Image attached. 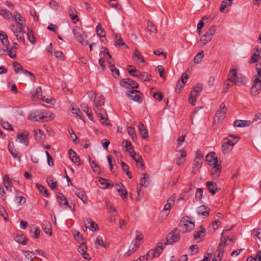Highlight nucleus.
I'll list each match as a JSON object with an SVG mask.
<instances>
[{
    "label": "nucleus",
    "instance_id": "obj_11",
    "mask_svg": "<svg viewBox=\"0 0 261 261\" xmlns=\"http://www.w3.org/2000/svg\"><path fill=\"white\" fill-rule=\"evenodd\" d=\"M120 85L126 89L137 88L139 87V84L137 82L130 79H124L120 81Z\"/></svg>",
    "mask_w": 261,
    "mask_h": 261
},
{
    "label": "nucleus",
    "instance_id": "obj_14",
    "mask_svg": "<svg viewBox=\"0 0 261 261\" xmlns=\"http://www.w3.org/2000/svg\"><path fill=\"white\" fill-rule=\"evenodd\" d=\"M32 99L33 101L37 100L39 99H42L43 101L47 103H49V101L47 98H44L42 95V89L40 87L36 88L35 91L31 93Z\"/></svg>",
    "mask_w": 261,
    "mask_h": 261
},
{
    "label": "nucleus",
    "instance_id": "obj_49",
    "mask_svg": "<svg viewBox=\"0 0 261 261\" xmlns=\"http://www.w3.org/2000/svg\"><path fill=\"white\" fill-rule=\"evenodd\" d=\"M95 245H96V247L97 248H98V246H101L102 247H104L106 248L108 246L106 245L103 241L102 238L100 236L97 237L95 242Z\"/></svg>",
    "mask_w": 261,
    "mask_h": 261
},
{
    "label": "nucleus",
    "instance_id": "obj_12",
    "mask_svg": "<svg viewBox=\"0 0 261 261\" xmlns=\"http://www.w3.org/2000/svg\"><path fill=\"white\" fill-rule=\"evenodd\" d=\"M226 112L227 108L225 107L224 103H222L216 113L214 118L215 121H216L217 119L219 121H222L224 118Z\"/></svg>",
    "mask_w": 261,
    "mask_h": 261
},
{
    "label": "nucleus",
    "instance_id": "obj_45",
    "mask_svg": "<svg viewBox=\"0 0 261 261\" xmlns=\"http://www.w3.org/2000/svg\"><path fill=\"white\" fill-rule=\"evenodd\" d=\"M15 239L17 242L22 245H26L28 243L27 238L23 234H17Z\"/></svg>",
    "mask_w": 261,
    "mask_h": 261
},
{
    "label": "nucleus",
    "instance_id": "obj_23",
    "mask_svg": "<svg viewBox=\"0 0 261 261\" xmlns=\"http://www.w3.org/2000/svg\"><path fill=\"white\" fill-rule=\"evenodd\" d=\"M85 226L92 231H95L98 229L97 224L93 221L91 219H86L85 220Z\"/></svg>",
    "mask_w": 261,
    "mask_h": 261
},
{
    "label": "nucleus",
    "instance_id": "obj_35",
    "mask_svg": "<svg viewBox=\"0 0 261 261\" xmlns=\"http://www.w3.org/2000/svg\"><path fill=\"white\" fill-rule=\"evenodd\" d=\"M250 121L248 120H236L234 122V126L238 127H244L249 126L251 124Z\"/></svg>",
    "mask_w": 261,
    "mask_h": 261
},
{
    "label": "nucleus",
    "instance_id": "obj_9",
    "mask_svg": "<svg viewBox=\"0 0 261 261\" xmlns=\"http://www.w3.org/2000/svg\"><path fill=\"white\" fill-rule=\"evenodd\" d=\"M196 154V156L194 160L193 167L192 170V172L193 174H196L198 170L201 168L203 158V155L200 151H197Z\"/></svg>",
    "mask_w": 261,
    "mask_h": 261
},
{
    "label": "nucleus",
    "instance_id": "obj_31",
    "mask_svg": "<svg viewBox=\"0 0 261 261\" xmlns=\"http://www.w3.org/2000/svg\"><path fill=\"white\" fill-rule=\"evenodd\" d=\"M174 203V199L173 197H170L168 199L167 203L164 207V211L166 213V216H167V215L169 214V211Z\"/></svg>",
    "mask_w": 261,
    "mask_h": 261
},
{
    "label": "nucleus",
    "instance_id": "obj_17",
    "mask_svg": "<svg viewBox=\"0 0 261 261\" xmlns=\"http://www.w3.org/2000/svg\"><path fill=\"white\" fill-rule=\"evenodd\" d=\"M115 189L117 190L118 194L123 200L127 199V191L121 183L115 184Z\"/></svg>",
    "mask_w": 261,
    "mask_h": 261
},
{
    "label": "nucleus",
    "instance_id": "obj_44",
    "mask_svg": "<svg viewBox=\"0 0 261 261\" xmlns=\"http://www.w3.org/2000/svg\"><path fill=\"white\" fill-rule=\"evenodd\" d=\"M17 47L13 46L10 48H7L6 51L8 55L12 59H15L16 57Z\"/></svg>",
    "mask_w": 261,
    "mask_h": 261
},
{
    "label": "nucleus",
    "instance_id": "obj_15",
    "mask_svg": "<svg viewBox=\"0 0 261 261\" xmlns=\"http://www.w3.org/2000/svg\"><path fill=\"white\" fill-rule=\"evenodd\" d=\"M102 55L106 60H107L108 63L110 65V69L112 72V74L114 76L113 72H114V65L112 64L113 59L112 57L110 54L107 48H104L102 51Z\"/></svg>",
    "mask_w": 261,
    "mask_h": 261
},
{
    "label": "nucleus",
    "instance_id": "obj_56",
    "mask_svg": "<svg viewBox=\"0 0 261 261\" xmlns=\"http://www.w3.org/2000/svg\"><path fill=\"white\" fill-rule=\"evenodd\" d=\"M97 113V115L98 117L100 119V121L103 125H108L109 123L107 122V118H105V116L101 114V113Z\"/></svg>",
    "mask_w": 261,
    "mask_h": 261
},
{
    "label": "nucleus",
    "instance_id": "obj_33",
    "mask_svg": "<svg viewBox=\"0 0 261 261\" xmlns=\"http://www.w3.org/2000/svg\"><path fill=\"white\" fill-rule=\"evenodd\" d=\"M138 128H139L140 133L142 137L144 139H147L149 137L148 134L147 129L145 128V126L144 125V124L142 123H141V122L139 123Z\"/></svg>",
    "mask_w": 261,
    "mask_h": 261
},
{
    "label": "nucleus",
    "instance_id": "obj_22",
    "mask_svg": "<svg viewBox=\"0 0 261 261\" xmlns=\"http://www.w3.org/2000/svg\"><path fill=\"white\" fill-rule=\"evenodd\" d=\"M213 167L211 169V176L214 179L218 178L221 173V162L218 164L213 165Z\"/></svg>",
    "mask_w": 261,
    "mask_h": 261
},
{
    "label": "nucleus",
    "instance_id": "obj_16",
    "mask_svg": "<svg viewBox=\"0 0 261 261\" xmlns=\"http://www.w3.org/2000/svg\"><path fill=\"white\" fill-rule=\"evenodd\" d=\"M77 250L84 259L88 260H90L91 259L90 255L87 253V247L84 242H82L81 245L78 247Z\"/></svg>",
    "mask_w": 261,
    "mask_h": 261
},
{
    "label": "nucleus",
    "instance_id": "obj_57",
    "mask_svg": "<svg viewBox=\"0 0 261 261\" xmlns=\"http://www.w3.org/2000/svg\"><path fill=\"white\" fill-rule=\"evenodd\" d=\"M36 187L40 192L43 193L44 194L45 196L47 197H48L47 190L44 186H42L41 185L37 184Z\"/></svg>",
    "mask_w": 261,
    "mask_h": 261
},
{
    "label": "nucleus",
    "instance_id": "obj_29",
    "mask_svg": "<svg viewBox=\"0 0 261 261\" xmlns=\"http://www.w3.org/2000/svg\"><path fill=\"white\" fill-rule=\"evenodd\" d=\"M202 88L203 85L201 83H197L193 87L192 90L190 92V94L194 95L195 97H198L199 96Z\"/></svg>",
    "mask_w": 261,
    "mask_h": 261
},
{
    "label": "nucleus",
    "instance_id": "obj_46",
    "mask_svg": "<svg viewBox=\"0 0 261 261\" xmlns=\"http://www.w3.org/2000/svg\"><path fill=\"white\" fill-rule=\"evenodd\" d=\"M139 78L144 82H149L151 79V76L147 72H140Z\"/></svg>",
    "mask_w": 261,
    "mask_h": 261
},
{
    "label": "nucleus",
    "instance_id": "obj_34",
    "mask_svg": "<svg viewBox=\"0 0 261 261\" xmlns=\"http://www.w3.org/2000/svg\"><path fill=\"white\" fill-rule=\"evenodd\" d=\"M8 149L13 158L18 160L20 162V157L18 155L17 151L14 149L13 143L12 144L9 143L8 145Z\"/></svg>",
    "mask_w": 261,
    "mask_h": 261
},
{
    "label": "nucleus",
    "instance_id": "obj_52",
    "mask_svg": "<svg viewBox=\"0 0 261 261\" xmlns=\"http://www.w3.org/2000/svg\"><path fill=\"white\" fill-rule=\"evenodd\" d=\"M3 182L6 188H8V186H12V181L9 177L8 175H6L3 179Z\"/></svg>",
    "mask_w": 261,
    "mask_h": 261
},
{
    "label": "nucleus",
    "instance_id": "obj_38",
    "mask_svg": "<svg viewBox=\"0 0 261 261\" xmlns=\"http://www.w3.org/2000/svg\"><path fill=\"white\" fill-rule=\"evenodd\" d=\"M34 135L35 139L38 141H43L45 139V136L43 131L41 129H36L34 130Z\"/></svg>",
    "mask_w": 261,
    "mask_h": 261
},
{
    "label": "nucleus",
    "instance_id": "obj_40",
    "mask_svg": "<svg viewBox=\"0 0 261 261\" xmlns=\"http://www.w3.org/2000/svg\"><path fill=\"white\" fill-rule=\"evenodd\" d=\"M14 18L16 22L20 26L24 25L25 20L23 19L19 13L16 12L14 13Z\"/></svg>",
    "mask_w": 261,
    "mask_h": 261
},
{
    "label": "nucleus",
    "instance_id": "obj_63",
    "mask_svg": "<svg viewBox=\"0 0 261 261\" xmlns=\"http://www.w3.org/2000/svg\"><path fill=\"white\" fill-rule=\"evenodd\" d=\"M260 56L254 53L251 56L249 63L252 64L256 63L260 59Z\"/></svg>",
    "mask_w": 261,
    "mask_h": 261
},
{
    "label": "nucleus",
    "instance_id": "obj_50",
    "mask_svg": "<svg viewBox=\"0 0 261 261\" xmlns=\"http://www.w3.org/2000/svg\"><path fill=\"white\" fill-rule=\"evenodd\" d=\"M204 56V53L202 50L199 52L194 57V62L196 64L200 63Z\"/></svg>",
    "mask_w": 261,
    "mask_h": 261
},
{
    "label": "nucleus",
    "instance_id": "obj_59",
    "mask_svg": "<svg viewBox=\"0 0 261 261\" xmlns=\"http://www.w3.org/2000/svg\"><path fill=\"white\" fill-rule=\"evenodd\" d=\"M43 229L46 234H48L49 236H51L52 231L51 225L49 223H46V226L45 227L43 226Z\"/></svg>",
    "mask_w": 261,
    "mask_h": 261
},
{
    "label": "nucleus",
    "instance_id": "obj_27",
    "mask_svg": "<svg viewBox=\"0 0 261 261\" xmlns=\"http://www.w3.org/2000/svg\"><path fill=\"white\" fill-rule=\"evenodd\" d=\"M68 153L71 160L77 165L80 166L81 165L80 159L76 155V152L72 149H70L68 151Z\"/></svg>",
    "mask_w": 261,
    "mask_h": 261
},
{
    "label": "nucleus",
    "instance_id": "obj_54",
    "mask_svg": "<svg viewBox=\"0 0 261 261\" xmlns=\"http://www.w3.org/2000/svg\"><path fill=\"white\" fill-rule=\"evenodd\" d=\"M96 31L97 35L101 38L105 37L104 30L102 28L100 24H98L96 28Z\"/></svg>",
    "mask_w": 261,
    "mask_h": 261
},
{
    "label": "nucleus",
    "instance_id": "obj_18",
    "mask_svg": "<svg viewBox=\"0 0 261 261\" xmlns=\"http://www.w3.org/2000/svg\"><path fill=\"white\" fill-rule=\"evenodd\" d=\"M140 94L141 92L139 91L136 90H132L126 93V95L130 97L132 100L140 103L142 102L140 99Z\"/></svg>",
    "mask_w": 261,
    "mask_h": 261
},
{
    "label": "nucleus",
    "instance_id": "obj_8",
    "mask_svg": "<svg viewBox=\"0 0 261 261\" xmlns=\"http://www.w3.org/2000/svg\"><path fill=\"white\" fill-rule=\"evenodd\" d=\"M180 236L177 229L176 228L169 233L166 238V242H163L165 245L167 244H172L179 240Z\"/></svg>",
    "mask_w": 261,
    "mask_h": 261
},
{
    "label": "nucleus",
    "instance_id": "obj_42",
    "mask_svg": "<svg viewBox=\"0 0 261 261\" xmlns=\"http://www.w3.org/2000/svg\"><path fill=\"white\" fill-rule=\"evenodd\" d=\"M180 156L179 157L176 161V165H180L185 162L186 159L185 158L187 155V152L184 149H181L179 151Z\"/></svg>",
    "mask_w": 261,
    "mask_h": 261
},
{
    "label": "nucleus",
    "instance_id": "obj_41",
    "mask_svg": "<svg viewBox=\"0 0 261 261\" xmlns=\"http://www.w3.org/2000/svg\"><path fill=\"white\" fill-rule=\"evenodd\" d=\"M75 194L80 198L82 201L84 203H86L87 201V197L85 194V192L82 190H79V189H76L74 191Z\"/></svg>",
    "mask_w": 261,
    "mask_h": 261
},
{
    "label": "nucleus",
    "instance_id": "obj_19",
    "mask_svg": "<svg viewBox=\"0 0 261 261\" xmlns=\"http://www.w3.org/2000/svg\"><path fill=\"white\" fill-rule=\"evenodd\" d=\"M215 155V153L214 152H211L206 156V162H207L208 164L211 166H213L214 164H218L221 162L218 160L217 157H216Z\"/></svg>",
    "mask_w": 261,
    "mask_h": 261
},
{
    "label": "nucleus",
    "instance_id": "obj_62",
    "mask_svg": "<svg viewBox=\"0 0 261 261\" xmlns=\"http://www.w3.org/2000/svg\"><path fill=\"white\" fill-rule=\"evenodd\" d=\"M202 194H203V189L201 188H198L196 190V191L195 193L196 199L200 201L201 199L202 198Z\"/></svg>",
    "mask_w": 261,
    "mask_h": 261
},
{
    "label": "nucleus",
    "instance_id": "obj_30",
    "mask_svg": "<svg viewBox=\"0 0 261 261\" xmlns=\"http://www.w3.org/2000/svg\"><path fill=\"white\" fill-rule=\"evenodd\" d=\"M210 209L205 205H201L197 207V213L199 215H202L204 217H207L209 215Z\"/></svg>",
    "mask_w": 261,
    "mask_h": 261
},
{
    "label": "nucleus",
    "instance_id": "obj_61",
    "mask_svg": "<svg viewBox=\"0 0 261 261\" xmlns=\"http://www.w3.org/2000/svg\"><path fill=\"white\" fill-rule=\"evenodd\" d=\"M140 71L137 70L136 68H134V69H131L129 70V74L134 77H138L139 76V74H140Z\"/></svg>",
    "mask_w": 261,
    "mask_h": 261
},
{
    "label": "nucleus",
    "instance_id": "obj_26",
    "mask_svg": "<svg viewBox=\"0 0 261 261\" xmlns=\"http://www.w3.org/2000/svg\"><path fill=\"white\" fill-rule=\"evenodd\" d=\"M206 184L208 191L212 195H214L218 190L217 184L213 181H207Z\"/></svg>",
    "mask_w": 261,
    "mask_h": 261
},
{
    "label": "nucleus",
    "instance_id": "obj_58",
    "mask_svg": "<svg viewBox=\"0 0 261 261\" xmlns=\"http://www.w3.org/2000/svg\"><path fill=\"white\" fill-rule=\"evenodd\" d=\"M22 27V26L18 27L14 24H12L11 26V29L12 31L15 34L16 33H18L23 31Z\"/></svg>",
    "mask_w": 261,
    "mask_h": 261
},
{
    "label": "nucleus",
    "instance_id": "obj_21",
    "mask_svg": "<svg viewBox=\"0 0 261 261\" xmlns=\"http://www.w3.org/2000/svg\"><path fill=\"white\" fill-rule=\"evenodd\" d=\"M57 199L59 205L63 208H67L68 207H71V206L69 205L68 202L64 196V195L61 193H58L57 194Z\"/></svg>",
    "mask_w": 261,
    "mask_h": 261
},
{
    "label": "nucleus",
    "instance_id": "obj_13",
    "mask_svg": "<svg viewBox=\"0 0 261 261\" xmlns=\"http://www.w3.org/2000/svg\"><path fill=\"white\" fill-rule=\"evenodd\" d=\"M261 88V81L257 77V76H255L254 83L251 88L250 93L251 95L255 96L257 95Z\"/></svg>",
    "mask_w": 261,
    "mask_h": 261
},
{
    "label": "nucleus",
    "instance_id": "obj_53",
    "mask_svg": "<svg viewBox=\"0 0 261 261\" xmlns=\"http://www.w3.org/2000/svg\"><path fill=\"white\" fill-rule=\"evenodd\" d=\"M134 56L139 60V61L137 62V64L145 62L143 57L139 54L137 49L135 50L134 52Z\"/></svg>",
    "mask_w": 261,
    "mask_h": 261
},
{
    "label": "nucleus",
    "instance_id": "obj_4",
    "mask_svg": "<svg viewBox=\"0 0 261 261\" xmlns=\"http://www.w3.org/2000/svg\"><path fill=\"white\" fill-rule=\"evenodd\" d=\"M163 249V242H160L157 244L155 248L153 250H150L145 255V258L146 260H150L152 259L154 257L159 256L162 252Z\"/></svg>",
    "mask_w": 261,
    "mask_h": 261
},
{
    "label": "nucleus",
    "instance_id": "obj_7",
    "mask_svg": "<svg viewBox=\"0 0 261 261\" xmlns=\"http://www.w3.org/2000/svg\"><path fill=\"white\" fill-rule=\"evenodd\" d=\"M179 226L181 229L183 233H186L194 228L195 224L194 222L186 220L183 218L179 222Z\"/></svg>",
    "mask_w": 261,
    "mask_h": 261
},
{
    "label": "nucleus",
    "instance_id": "obj_48",
    "mask_svg": "<svg viewBox=\"0 0 261 261\" xmlns=\"http://www.w3.org/2000/svg\"><path fill=\"white\" fill-rule=\"evenodd\" d=\"M149 175L147 173L143 174V177L140 180L141 186L147 187L149 185Z\"/></svg>",
    "mask_w": 261,
    "mask_h": 261
},
{
    "label": "nucleus",
    "instance_id": "obj_39",
    "mask_svg": "<svg viewBox=\"0 0 261 261\" xmlns=\"http://www.w3.org/2000/svg\"><path fill=\"white\" fill-rule=\"evenodd\" d=\"M122 144L126 148V150L128 152L129 155H132V154L134 153L135 151L134 150V147L132 145L130 141H123Z\"/></svg>",
    "mask_w": 261,
    "mask_h": 261
},
{
    "label": "nucleus",
    "instance_id": "obj_24",
    "mask_svg": "<svg viewBox=\"0 0 261 261\" xmlns=\"http://www.w3.org/2000/svg\"><path fill=\"white\" fill-rule=\"evenodd\" d=\"M28 135L29 134L27 132L19 133L17 135L16 141L18 140L20 143L28 146L29 144Z\"/></svg>",
    "mask_w": 261,
    "mask_h": 261
},
{
    "label": "nucleus",
    "instance_id": "obj_32",
    "mask_svg": "<svg viewBox=\"0 0 261 261\" xmlns=\"http://www.w3.org/2000/svg\"><path fill=\"white\" fill-rule=\"evenodd\" d=\"M140 246V244H136V243H132L129 246V249L125 253L124 256H125L126 257L130 256L137 250V249Z\"/></svg>",
    "mask_w": 261,
    "mask_h": 261
},
{
    "label": "nucleus",
    "instance_id": "obj_51",
    "mask_svg": "<svg viewBox=\"0 0 261 261\" xmlns=\"http://www.w3.org/2000/svg\"><path fill=\"white\" fill-rule=\"evenodd\" d=\"M33 230V237L36 239L38 238L40 233L39 228L37 226H32L31 227V231L32 232Z\"/></svg>",
    "mask_w": 261,
    "mask_h": 261
},
{
    "label": "nucleus",
    "instance_id": "obj_64",
    "mask_svg": "<svg viewBox=\"0 0 261 261\" xmlns=\"http://www.w3.org/2000/svg\"><path fill=\"white\" fill-rule=\"evenodd\" d=\"M28 30V39L31 43L34 44L35 42V40L34 35L32 34V30H30L29 28Z\"/></svg>",
    "mask_w": 261,
    "mask_h": 261
},
{
    "label": "nucleus",
    "instance_id": "obj_3",
    "mask_svg": "<svg viewBox=\"0 0 261 261\" xmlns=\"http://www.w3.org/2000/svg\"><path fill=\"white\" fill-rule=\"evenodd\" d=\"M73 33L77 41L83 45H87L88 44V41L86 40V34L79 27H76L73 29Z\"/></svg>",
    "mask_w": 261,
    "mask_h": 261
},
{
    "label": "nucleus",
    "instance_id": "obj_37",
    "mask_svg": "<svg viewBox=\"0 0 261 261\" xmlns=\"http://www.w3.org/2000/svg\"><path fill=\"white\" fill-rule=\"evenodd\" d=\"M200 230H196L194 232L193 236L195 240H197L198 239H200L202 237H203L205 236V228L202 226H200L199 227Z\"/></svg>",
    "mask_w": 261,
    "mask_h": 261
},
{
    "label": "nucleus",
    "instance_id": "obj_6",
    "mask_svg": "<svg viewBox=\"0 0 261 261\" xmlns=\"http://www.w3.org/2000/svg\"><path fill=\"white\" fill-rule=\"evenodd\" d=\"M216 31V27L215 25H211L210 28L202 36L200 41L204 44L210 42Z\"/></svg>",
    "mask_w": 261,
    "mask_h": 261
},
{
    "label": "nucleus",
    "instance_id": "obj_28",
    "mask_svg": "<svg viewBox=\"0 0 261 261\" xmlns=\"http://www.w3.org/2000/svg\"><path fill=\"white\" fill-rule=\"evenodd\" d=\"M117 39L115 41V47L121 48H128V46L125 43L121 37H119L115 34V39Z\"/></svg>",
    "mask_w": 261,
    "mask_h": 261
},
{
    "label": "nucleus",
    "instance_id": "obj_25",
    "mask_svg": "<svg viewBox=\"0 0 261 261\" xmlns=\"http://www.w3.org/2000/svg\"><path fill=\"white\" fill-rule=\"evenodd\" d=\"M226 246V243H223L222 240L220 241L217 250L216 251V254L215 255L217 256L218 258L220 259L221 260L223 254H224V250L223 248Z\"/></svg>",
    "mask_w": 261,
    "mask_h": 261
},
{
    "label": "nucleus",
    "instance_id": "obj_36",
    "mask_svg": "<svg viewBox=\"0 0 261 261\" xmlns=\"http://www.w3.org/2000/svg\"><path fill=\"white\" fill-rule=\"evenodd\" d=\"M0 15L7 20H10L13 18L12 13L5 9H0Z\"/></svg>",
    "mask_w": 261,
    "mask_h": 261
},
{
    "label": "nucleus",
    "instance_id": "obj_47",
    "mask_svg": "<svg viewBox=\"0 0 261 261\" xmlns=\"http://www.w3.org/2000/svg\"><path fill=\"white\" fill-rule=\"evenodd\" d=\"M232 0H223L221 4L220 11L222 13L224 12V10L228 6L231 5Z\"/></svg>",
    "mask_w": 261,
    "mask_h": 261
},
{
    "label": "nucleus",
    "instance_id": "obj_2",
    "mask_svg": "<svg viewBox=\"0 0 261 261\" xmlns=\"http://www.w3.org/2000/svg\"><path fill=\"white\" fill-rule=\"evenodd\" d=\"M228 80L239 86L244 85L246 83L244 77L237 76V70L235 69H231L229 71L228 74Z\"/></svg>",
    "mask_w": 261,
    "mask_h": 261
},
{
    "label": "nucleus",
    "instance_id": "obj_1",
    "mask_svg": "<svg viewBox=\"0 0 261 261\" xmlns=\"http://www.w3.org/2000/svg\"><path fill=\"white\" fill-rule=\"evenodd\" d=\"M51 114L48 112L36 111L30 115L29 119L35 121H43L51 119Z\"/></svg>",
    "mask_w": 261,
    "mask_h": 261
},
{
    "label": "nucleus",
    "instance_id": "obj_5",
    "mask_svg": "<svg viewBox=\"0 0 261 261\" xmlns=\"http://www.w3.org/2000/svg\"><path fill=\"white\" fill-rule=\"evenodd\" d=\"M237 141L231 140L228 138H224L222 142V151L223 154L228 153L233 148Z\"/></svg>",
    "mask_w": 261,
    "mask_h": 261
},
{
    "label": "nucleus",
    "instance_id": "obj_43",
    "mask_svg": "<svg viewBox=\"0 0 261 261\" xmlns=\"http://www.w3.org/2000/svg\"><path fill=\"white\" fill-rule=\"evenodd\" d=\"M99 181L100 184L103 186L102 187L103 189L109 188L110 187L112 188L113 186V183L109 182L108 179L103 178L100 177Z\"/></svg>",
    "mask_w": 261,
    "mask_h": 261
},
{
    "label": "nucleus",
    "instance_id": "obj_20",
    "mask_svg": "<svg viewBox=\"0 0 261 261\" xmlns=\"http://www.w3.org/2000/svg\"><path fill=\"white\" fill-rule=\"evenodd\" d=\"M133 159L135 161L136 163V165L138 168H141L142 170H144L145 169V165L143 162V160L141 155L139 154H136L135 152L132 154V155H130Z\"/></svg>",
    "mask_w": 261,
    "mask_h": 261
},
{
    "label": "nucleus",
    "instance_id": "obj_60",
    "mask_svg": "<svg viewBox=\"0 0 261 261\" xmlns=\"http://www.w3.org/2000/svg\"><path fill=\"white\" fill-rule=\"evenodd\" d=\"M0 215L3 217V218L6 221H8V215L6 212L5 208L2 205H0Z\"/></svg>",
    "mask_w": 261,
    "mask_h": 261
},
{
    "label": "nucleus",
    "instance_id": "obj_55",
    "mask_svg": "<svg viewBox=\"0 0 261 261\" xmlns=\"http://www.w3.org/2000/svg\"><path fill=\"white\" fill-rule=\"evenodd\" d=\"M148 30L154 34L157 33L156 27L154 25L152 22L148 21L147 22Z\"/></svg>",
    "mask_w": 261,
    "mask_h": 261
},
{
    "label": "nucleus",
    "instance_id": "obj_10",
    "mask_svg": "<svg viewBox=\"0 0 261 261\" xmlns=\"http://www.w3.org/2000/svg\"><path fill=\"white\" fill-rule=\"evenodd\" d=\"M88 94L90 99L96 107L103 105L105 99L102 95H95L92 92H88Z\"/></svg>",
    "mask_w": 261,
    "mask_h": 261
}]
</instances>
